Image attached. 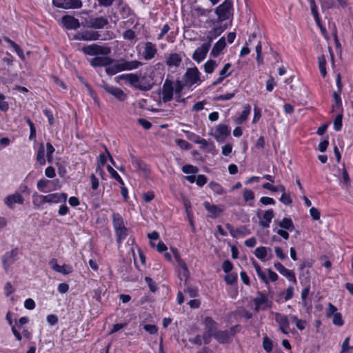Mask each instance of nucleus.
I'll list each match as a JSON object with an SVG mask.
<instances>
[{
	"instance_id": "6",
	"label": "nucleus",
	"mask_w": 353,
	"mask_h": 353,
	"mask_svg": "<svg viewBox=\"0 0 353 353\" xmlns=\"http://www.w3.org/2000/svg\"><path fill=\"white\" fill-rule=\"evenodd\" d=\"M174 83L166 79L164 81L161 92V99L164 103L170 101L173 99Z\"/></svg>"
},
{
	"instance_id": "20",
	"label": "nucleus",
	"mask_w": 353,
	"mask_h": 353,
	"mask_svg": "<svg viewBox=\"0 0 353 353\" xmlns=\"http://www.w3.org/2000/svg\"><path fill=\"white\" fill-rule=\"evenodd\" d=\"M203 323L205 325V331L203 333L210 334L214 336L218 331V323L210 316H206Z\"/></svg>"
},
{
	"instance_id": "62",
	"label": "nucleus",
	"mask_w": 353,
	"mask_h": 353,
	"mask_svg": "<svg viewBox=\"0 0 353 353\" xmlns=\"http://www.w3.org/2000/svg\"><path fill=\"white\" fill-rule=\"evenodd\" d=\"M196 183L199 186L202 187L207 183V177L203 174H199L196 177Z\"/></svg>"
},
{
	"instance_id": "18",
	"label": "nucleus",
	"mask_w": 353,
	"mask_h": 353,
	"mask_svg": "<svg viewBox=\"0 0 353 353\" xmlns=\"http://www.w3.org/2000/svg\"><path fill=\"white\" fill-rule=\"evenodd\" d=\"M113 61L114 59L108 56L95 57L89 61L90 65L93 67L105 66L106 68Z\"/></svg>"
},
{
	"instance_id": "12",
	"label": "nucleus",
	"mask_w": 353,
	"mask_h": 353,
	"mask_svg": "<svg viewBox=\"0 0 353 353\" xmlns=\"http://www.w3.org/2000/svg\"><path fill=\"white\" fill-rule=\"evenodd\" d=\"M275 321L279 325L281 331L288 335L290 333V321L287 315L276 313Z\"/></svg>"
},
{
	"instance_id": "24",
	"label": "nucleus",
	"mask_w": 353,
	"mask_h": 353,
	"mask_svg": "<svg viewBox=\"0 0 353 353\" xmlns=\"http://www.w3.org/2000/svg\"><path fill=\"white\" fill-rule=\"evenodd\" d=\"M182 62V57L178 53H171L166 56V65L170 67L178 68Z\"/></svg>"
},
{
	"instance_id": "14",
	"label": "nucleus",
	"mask_w": 353,
	"mask_h": 353,
	"mask_svg": "<svg viewBox=\"0 0 353 353\" xmlns=\"http://www.w3.org/2000/svg\"><path fill=\"white\" fill-rule=\"evenodd\" d=\"M103 89L110 94L114 96L119 101H124L127 98L126 94L119 88L105 84Z\"/></svg>"
},
{
	"instance_id": "60",
	"label": "nucleus",
	"mask_w": 353,
	"mask_h": 353,
	"mask_svg": "<svg viewBox=\"0 0 353 353\" xmlns=\"http://www.w3.org/2000/svg\"><path fill=\"white\" fill-rule=\"evenodd\" d=\"M145 281L148 285V287L151 292H154L157 290L155 283L153 281V280L150 277L145 276Z\"/></svg>"
},
{
	"instance_id": "32",
	"label": "nucleus",
	"mask_w": 353,
	"mask_h": 353,
	"mask_svg": "<svg viewBox=\"0 0 353 353\" xmlns=\"http://www.w3.org/2000/svg\"><path fill=\"white\" fill-rule=\"evenodd\" d=\"M32 198L34 208L42 209L43 204L46 203L45 196L34 192L33 193Z\"/></svg>"
},
{
	"instance_id": "15",
	"label": "nucleus",
	"mask_w": 353,
	"mask_h": 353,
	"mask_svg": "<svg viewBox=\"0 0 353 353\" xmlns=\"http://www.w3.org/2000/svg\"><path fill=\"white\" fill-rule=\"evenodd\" d=\"M101 34L97 31H85L77 32L74 35V39L82 41H96L100 39Z\"/></svg>"
},
{
	"instance_id": "27",
	"label": "nucleus",
	"mask_w": 353,
	"mask_h": 353,
	"mask_svg": "<svg viewBox=\"0 0 353 353\" xmlns=\"http://www.w3.org/2000/svg\"><path fill=\"white\" fill-rule=\"evenodd\" d=\"M274 216V214L273 210L270 209L268 210L265 211L263 214V216L261 217L259 216V225L263 228H269L270 224Z\"/></svg>"
},
{
	"instance_id": "9",
	"label": "nucleus",
	"mask_w": 353,
	"mask_h": 353,
	"mask_svg": "<svg viewBox=\"0 0 353 353\" xmlns=\"http://www.w3.org/2000/svg\"><path fill=\"white\" fill-rule=\"evenodd\" d=\"M109 24L106 17H90L87 21V26L94 29H102Z\"/></svg>"
},
{
	"instance_id": "2",
	"label": "nucleus",
	"mask_w": 353,
	"mask_h": 353,
	"mask_svg": "<svg viewBox=\"0 0 353 353\" xmlns=\"http://www.w3.org/2000/svg\"><path fill=\"white\" fill-rule=\"evenodd\" d=\"M81 51L85 54L90 56H108L111 52L109 47L102 46L95 43L84 46L82 48Z\"/></svg>"
},
{
	"instance_id": "22",
	"label": "nucleus",
	"mask_w": 353,
	"mask_h": 353,
	"mask_svg": "<svg viewBox=\"0 0 353 353\" xmlns=\"http://www.w3.org/2000/svg\"><path fill=\"white\" fill-rule=\"evenodd\" d=\"M174 257L176 259L178 266L180 268V270H179V274L180 276V279L181 280H183V279L186 280L189 275V270H188L186 263H185V261L183 260H182L179 257V256L177 253H175Z\"/></svg>"
},
{
	"instance_id": "13",
	"label": "nucleus",
	"mask_w": 353,
	"mask_h": 353,
	"mask_svg": "<svg viewBox=\"0 0 353 353\" xmlns=\"http://www.w3.org/2000/svg\"><path fill=\"white\" fill-rule=\"evenodd\" d=\"M61 21L62 26L67 30H77L80 27L79 19L73 16L64 15Z\"/></svg>"
},
{
	"instance_id": "36",
	"label": "nucleus",
	"mask_w": 353,
	"mask_h": 353,
	"mask_svg": "<svg viewBox=\"0 0 353 353\" xmlns=\"http://www.w3.org/2000/svg\"><path fill=\"white\" fill-rule=\"evenodd\" d=\"M4 40L14 50L17 55L23 60L25 59L23 52L20 46L10 38L5 37Z\"/></svg>"
},
{
	"instance_id": "4",
	"label": "nucleus",
	"mask_w": 353,
	"mask_h": 353,
	"mask_svg": "<svg viewBox=\"0 0 353 353\" xmlns=\"http://www.w3.org/2000/svg\"><path fill=\"white\" fill-rule=\"evenodd\" d=\"M200 76L201 72L196 66L188 68L184 74L185 84L188 86H192L194 84H201L203 80L201 79Z\"/></svg>"
},
{
	"instance_id": "47",
	"label": "nucleus",
	"mask_w": 353,
	"mask_h": 353,
	"mask_svg": "<svg viewBox=\"0 0 353 353\" xmlns=\"http://www.w3.org/2000/svg\"><path fill=\"white\" fill-rule=\"evenodd\" d=\"M342 119H343V113H339L337 114L336 118L334 120V129L336 131H340L342 128Z\"/></svg>"
},
{
	"instance_id": "56",
	"label": "nucleus",
	"mask_w": 353,
	"mask_h": 353,
	"mask_svg": "<svg viewBox=\"0 0 353 353\" xmlns=\"http://www.w3.org/2000/svg\"><path fill=\"white\" fill-rule=\"evenodd\" d=\"M225 281L228 285H232L237 281V275L234 274H228L225 277Z\"/></svg>"
},
{
	"instance_id": "51",
	"label": "nucleus",
	"mask_w": 353,
	"mask_h": 353,
	"mask_svg": "<svg viewBox=\"0 0 353 353\" xmlns=\"http://www.w3.org/2000/svg\"><path fill=\"white\" fill-rule=\"evenodd\" d=\"M281 274L286 277L290 281H292L294 283H296L295 274L292 270L285 269V272H283Z\"/></svg>"
},
{
	"instance_id": "23",
	"label": "nucleus",
	"mask_w": 353,
	"mask_h": 353,
	"mask_svg": "<svg viewBox=\"0 0 353 353\" xmlns=\"http://www.w3.org/2000/svg\"><path fill=\"white\" fill-rule=\"evenodd\" d=\"M130 161L137 170L142 171L144 173L148 172L147 164L132 154H130Z\"/></svg>"
},
{
	"instance_id": "42",
	"label": "nucleus",
	"mask_w": 353,
	"mask_h": 353,
	"mask_svg": "<svg viewBox=\"0 0 353 353\" xmlns=\"http://www.w3.org/2000/svg\"><path fill=\"white\" fill-rule=\"evenodd\" d=\"M36 159H37V162L40 165H44L46 164L45 148H44V146L43 144H41V145L39 148Z\"/></svg>"
},
{
	"instance_id": "10",
	"label": "nucleus",
	"mask_w": 353,
	"mask_h": 353,
	"mask_svg": "<svg viewBox=\"0 0 353 353\" xmlns=\"http://www.w3.org/2000/svg\"><path fill=\"white\" fill-rule=\"evenodd\" d=\"M230 134V130L228 125L219 124L216 126L214 134H212V135L218 142L222 143Z\"/></svg>"
},
{
	"instance_id": "38",
	"label": "nucleus",
	"mask_w": 353,
	"mask_h": 353,
	"mask_svg": "<svg viewBox=\"0 0 353 353\" xmlns=\"http://www.w3.org/2000/svg\"><path fill=\"white\" fill-rule=\"evenodd\" d=\"M278 225L282 229L292 231L294 228V225L292 220L290 218H284L282 221H281Z\"/></svg>"
},
{
	"instance_id": "54",
	"label": "nucleus",
	"mask_w": 353,
	"mask_h": 353,
	"mask_svg": "<svg viewBox=\"0 0 353 353\" xmlns=\"http://www.w3.org/2000/svg\"><path fill=\"white\" fill-rule=\"evenodd\" d=\"M263 347L268 352L272 350V342L268 336L263 338Z\"/></svg>"
},
{
	"instance_id": "44",
	"label": "nucleus",
	"mask_w": 353,
	"mask_h": 353,
	"mask_svg": "<svg viewBox=\"0 0 353 353\" xmlns=\"http://www.w3.org/2000/svg\"><path fill=\"white\" fill-rule=\"evenodd\" d=\"M108 172L110 173V176L114 179L120 185H123V181L120 176V175L117 173V172L112 168L110 165H108L107 167Z\"/></svg>"
},
{
	"instance_id": "31",
	"label": "nucleus",
	"mask_w": 353,
	"mask_h": 353,
	"mask_svg": "<svg viewBox=\"0 0 353 353\" xmlns=\"http://www.w3.org/2000/svg\"><path fill=\"white\" fill-rule=\"evenodd\" d=\"M225 37H223L214 45L210 52L211 56L213 57H217L220 54L221 52L225 48Z\"/></svg>"
},
{
	"instance_id": "48",
	"label": "nucleus",
	"mask_w": 353,
	"mask_h": 353,
	"mask_svg": "<svg viewBox=\"0 0 353 353\" xmlns=\"http://www.w3.org/2000/svg\"><path fill=\"white\" fill-rule=\"evenodd\" d=\"M182 171L185 174H196L199 169L197 167L192 165H185L182 168Z\"/></svg>"
},
{
	"instance_id": "1",
	"label": "nucleus",
	"mask_w": 353,
	"mask_h": 353,
	"mask_svg": "<svg viewBox=\"0 0 353 353\" xmlns=\"http://www.w3.org/2000/svg\"><path fill=\"white\" fill-rule=\"evenodd\" d=\"M232 10V3L231 0H225L223 3L219 5L215 9V13L218 17V20L221 22L228 19Z\"/></svg>"
},
{
	"instance_id": "41",
	"label": "nucleus",
	"mask_w": 353,
	"mask_h": 353,
	"mask_svg": "<svg viewBox=\"0 0 353 353\" xmlns=\"http://www.w3.org/2000/svg\"><path fill=\"white\" fill-rule=\"evenodd\" d=\"M217 66L218 63L216 61L210 59L203 65L204 71L207 74H212Z\"/></svg>"
},
{
	"instance_id": "16",
	"label": "nucleus",
	"mask_w": 353,
	"mask_h": 353,
	"mask_svg": "<svg viewBox=\"0 0 353 353\" xmlns=\"http://www.w3.org/2000/svg\"><path fill=\"white\" fill-rule=\"evenodd\" d=\"M24 198L19 192H14V194H9L4 199L5 204L10 208H14V204H23Z\"/></svg>"
},
{
	"instance_id": "50",
	"label": "nucleus",
	"mask_w": 353,
	"mask_h": 353,
	"mask_svg": "<svg viewBox=\"0 0 353 353\" xmlns=\"http://www.w3.org/2000/svg\"><path fill=\"white\" fill-rule=\"evenodd\" d=\"M243 197L245 200V201H249L254 200V192L251 190L245 188L243 191Z\"/></svg>"
},
{
	"instance_id": "19",
	"label": "nucleus",
	"mask_w": 353,
	"mask_h": 353,
	"mask_svg": "<svg viewBox=\"0 0 353 353\" xmlns=\"http://www.w3.org/2000/svg\"><path fill=\"white\" fill-rule=\"evenodd\" d=\"M157 53V48L156 44L148 41L145 43L143 57L145 60H151Z\"/></svg>"
},
{
	"instance_id": "52",
	"label": "nucleus",
	"mask_w": 353,
	"mask_h": 353,
	"mask_svg": "<svg viewBox=\"0 0 353 353\" xmlns=\"http://www.w3.org/2000/svg\"><path fill=\"white\" fill-rule=\"evenodd\" d=\"M123 37L124 39L132 41L136 39V34L132 29H128L123 33Z\"/></svg>"
},
{
	"instance_id": "34",
	"label": "nucleus",
	"mask_w": 353,
	"mask_h": 353,
	"mask_svg": "<svg viewBox=\"0 0 353 353\" xmlns=\"http://www.w3.org/2000/svg\"><path fill=\"white\" fill-rule=\"evenodd\" d=\"M251 106L249 104H246L243 106V110L241 112L240 116L236 119V123L241 124L245 121L250 114Z\"/></svg>"
},
{
	"instance_id": "21",
	"label": "nucleus",
	"mask_w": 353,
	"mask_h": 353,
	"mask_svg": "<svg viewBox=\"0 0 353 353\" xmlns=\"http://www.w3.org/2000/svg\"><path fill=\"white\" fill-rule=\"evenodd\" d=\"M254 254L258 259L263 261H265L272 258L271 248L263 246H261L256 248L254 251Z\"/></svg>"
},
{
	"instance_id": "30",
	"label": "nucleus",
	"mask_w": 353,
	"mask_h": 353,
	"mask_svg": "<svg viewBox=\"0 0 353 353\" xmlns=\"http://www.w3.org/2000/svg\"><path fill=\"white\" fill-rule=\"evenodd\" d=\"M122 65L121 60H114V61L105 68V72L108 75H114L118 72H122Z\"/></svg>"
},
{
	"instance_id": "58",
	"label": "nucleus",
	"mask_w": 353,
	"mask_h": 353,
	"mask_svg": "<svg viewBox=\"0 0 353 353\" xmlns=\"http://www.w3.org/2000/svg\"><path fill=\"white\" fill-rule=\"evenodd\" d=\"M337 308L336 306H334L333 304L330 303L328 304V307L326 310V316L327 317L330 318L331 316H333L334 314L336 312Z\"/></svg>"
},
{
	"instance_id": "26",
	"label": "nucleus",
	"mask_w": 353,
	"mask_h": 353,
	"mask_svg": "<svg viewBox=\"0 0 353 353\" xmlns=\"http://www.w3.org/2000/svg\"><path fill=\"white\" fill-rule=\"evenodd\" d=\"M203 205L205 210L210 214V216L216 219L223 212V208L216 205H212L208 201H205Z\"/></svg>"
},
{
	"instance_id": "46",
	"label": "nucleus",
	"mask_w": 353,
	"mask_h": 353,
	"mask_svg": "<svg viewBox=\"0 0 353 353\" xmlns=\"http://www.w3.org/2000/svg\"><path fill=\"white\" fill-rule=\"evenodd\" d=\"M139 81V77L137 74L130 73L128 83L135 89L138 90V83Z\"/></svg>"
},
{
	"instance_id": "7",
	"label": "nucleus",
	"mask_w": 353,
	"mask_h": 353,
	"mask_svg": "<svg viewBox=\"0 0 353 353\" xmlns=\"http://www.w3.org/2000/svg\"><path fill=\"white\" fill-rule=\"evenodd\" d=\"M55 7L63 9H77L82 7L81 0H52Z\"/></svg>"
},
{
	"instance_id": "59",
	"label": "nucleus",
	"mask_w": 353,
	"mask_h": 353,
	"mask_svg": "<svg viewBox=\"0 0 353 353\" xmlns=\"http://www.w3.org/2000/svg\"><path fill=\"white\" fill-rule=\"evenodd\" d=\"M184 292L185 294H188L189 295L190 297H196L198 294V290L196 288H192V287H187L185 290H184Z\"/></svg>"
},
{
	"instance_id": "57",
	"label": "nucleus",
	"mask_w": 353,
	"mask_h": 353,
	"mask_svg": "<svg viewBox=\"0 0 353 353\" xmlns=\"http://www.w3.org/2000/svg\"><path fill=\"white\" fill-rule=\"evenodd\" d=\"M184 88V85L179 81L176 80L174 83V92L175 94H181Z\"/></svg>"
},
{
	"instance_id": "49",
	"label": "nucleus",
	"mask_w": 353,
	"mask_h": 353,
	"mask_svg": "<svg viewBox=\"0 0 353 353\" xmlns=\"http://www.w3.org/2000/svg\"><path fill=\"white\" fill-rule=\"evenodd\" d=\"M333 324L337 326H342L344 324L342 314L339 312L335 313L333 316Z\"/></svg>"
},
{
	"instance_id": "8",
	"label": "nucleus",
	"mask_w": 353,
	"mask_h": 353,
	"mask_svg": "<svg viewBox=\"0 0 353 353\" xmlns=\"http://www.w3.org/2000/svg\"><path fill=\"white\" fill-rule=\"evenodd\" d=\"M210 43H204L200 47L197 48L193 54L192 59L197 63H201L203 61L210 50Z\"/></svg>"
},
{
	"instance_id": "45",
	"label": "nucleus",
	"mask_w": 353,
	"mask_h": 353,
	"mask_svg": "<svg viewBox=\"0 0 353 353\" xmlns=\"http://www.w3.org/2000/svg\"><path fill=\"white\" fill-rule=\"evenodd\" d=\"M319 67L321 72V74L323 77L326 76L327 72L325 68L326 65V59L324 55H322L319 57Z\"/></svg>"
},
{
	"instance_id": "35",
	"label": "nucleus",
	"mask_w": 353,
	"mask_h": 353,
	"mask_svg": "<svg viewBox=\"0 0 353 353\" xmlns=\"http://www.w3.org/2000/svg\"><path fill=\"white\" fill-rule=\"evenodd\" d=\"M252 265L256 272L258 276L261 279L263 282H264L266 285L269 284V280L268 279L265 273L261 270V266L259 263L255 261L252 260Z\"/></svg>"
},
{
	"instance_id": "11",
	"label": "nucleus",
	"mask_w": 353,
	"mask_h": 353,
	"mask_svg": "<svg viewBox=\"0 0 353 353\" xmlns=\"http://www.w3.org/2000/svg\"><path fill=\"white\" fill-rule=\"evenodd\" d=\"M154 85L153 77L150 74H144L139 77L138 83V90L141 91H148L151 90Z\"/></svg>"
},
{
	"instance_id": "53",
	"label": "nucleus",
	"mask_w": 353,
	"mask_h": 353,
	"mask_svg": "<svg viewBox=\"0 0 353 353\" xmlns=\"http://www.w3.org/2000/svg\"><path fill=\"white\" fill-rule=\"evenodd\" d=\"M49 183H50V181L47 179H39L37 183V188L41 192H46V191L45 190V188L48 186Z\"/></svg>"
},
{
	"instance_id": "39",
	"label": "nucleus",
	"mask_w": 353,
	"mask_h": 353,
	"mask_svg": "<svg viewBox=\"0 0 353 353\" xmlns=\"http://www.w3.org/2000/svg\"><path fill=\"white\" fill-rule=\"evenodd\" d=\"M310 3L311 12L314 18V20L317 25L321 23L320 16L318 12L317 6L315 3V0H308Z\"/></svg>"
},
{
	"instance_id": "25",
	"label": "nucleus",
	"mask_w": 353,
	"mask_h": 353,
	"mask_svg": "<svg viewBox=\"0 0 353 353\" xmlns=\"http://www.w3.org/2000/svg\"><path fill=\"white\" fill-rule=\"evenodd\" d=\"M44 196L46 203H58L60 202H65L68 197L65 193H52Z\"/></svg>"
},
{
	"instance_id": "40",
	"label": "nucleus",
	"mask_w": 353,
	"mask_h": 353,
	"mask_svg": "<svg viewBox=\"0 0 353 353\" xmlns=\"http://www.w3.org/2000/svg\"><path fill=\"white\" fill-rule=\"evenodd\" d=\"M115 234L117 236V242L119 245H120L128 236V229L126 227L123 228L122 229L116 231Z\"/></svg>"
},
{
	"instance_id": "17",
	"label": "nucleus",
	"mask_w": 353,
	"mask_h": 353,
	"mask_svg": "<svg viewBox=\"0 0 353 353\" xmlns=\"http://www.w3.org/2000/svg\"><path fill=\"white\" fill-rule=\"evenodd\" d=\"M18 254V250L17 249H13L10 252H6L3 257H2V261L3 268L6 271H8L10 265L12 264L16 261V257Z\"/></svg>"
},
{
	"instance_id": "37",
	"label": "nucleus",
	"mask_w": 353,
	"mask_h": 353,
	"mask_svg": "<svg viewBox=\"0 0 353 353\" xmlns=\"http://www.w3.org/2000/svg\"><path fill=\"white\" fill-rule=\"evenodd\" d=\"M52 269L57 272H59V273H61L63 274H69L70 273H71L72 272V268L70 265H59L58 264H54L53 266H52Z\"/></svg>"
},
{
	"instance_id": "33",
	"label": "nucleus",
	"mask_w": 353,
	"mask_h": 353,
	"mask_svg": "<svg viewBox=\"0 0 353 353\" xmlns=\"http://www.w3.org/2000/svg\"><path fill=\"white\" fill-rule=\"evenodd\" d=\"M112 225L114 232L125 228L124 221L123 217L119 213H113L112 214Z\"/></svg>"
},
{
	"instance_id": "28",
	"label": "nucleus",
	"mask_w": 353,
	"mask_h": 353,
	"mask_svg": "<svg viewBox=\"0 0 353 353\" xmlns=\"http://www.w3.org/2000/svg\"><path fill=\"white\" fill-rule=\"evenodd\" d=\"M123 70H132L139 68L143 65V63L138 60L128 61L125 59H121Z\"/></svg>"
},
{
	"instance_id": "64",
	"label": "nucleus",
	"mask_w": 353,
	"mask_h": 353,
	"mask_svg": "<svg viewBox=\"0 0 353 353\" xmlns=\"http://www.w3.org/2000/svg\"><path fill=\"white\" fill-rule=\"evenodd\" d=\"M144 330L151 334H156L158 331L157 327L154 325L146 324L143 326Z\"/></svg>"
},
{
	"instance_id": "43",
	"label": "nucleus",
	"mask_w": 353,
	"mask_h": 353,
	"mask_svg": "<svg viewBox=\"0 0 353 353\" xmlns=\"http://www.w3.org/2000/svg\"><path fill=\"white\" fill-rule=\"evenodd\" d=\"M210 189L216 194L222 195L225 193V190L218 183L212 181L209 183Z\"/></svg>"
},
{
	"instance_id": "3",
	"label": "nucleus",
	"mask_w": 353,
	"mask_h": 353,
	"mask_svg": "<svg viewBox=\"0 0 353 353\" xmlns=\"http://www.w3.org/2000/svg\"><path fill=\"white\" fill-rule=\"evenodd\" d=\"M254 305V311L258 312L260 310H265L272 307V301L269 300L267 296L263 292L259 291L257 296L252 299Z\"/></svg>"
},
{
	"instance_id": "55",
	"label": "nucleus",
	"mask_w": 353,
	"mask_h": 353,
	"mask_svg": "<svg viewBox=\"0 0 353 353\" xmlns=\"http://www.w3.org/2000/svg\"><path fill=\"white\" fill-rule=\"evenodd\" d=\"M6 97L0 93V110L6 112L9 109V104L5 101Z\"/></svg>"
},
{
	"instance_id": "63",
	"label": "nucleus",
	"mask_w": 353,
	"mask_h": 353,
	"mask_svg": "<svg viewBox=\"0 0 353 353\" xmlns=\"http://www.w3.org/2000/svg\"><path fill=\"white\" fill-rule=\"evenodd\" d=\"M222 268L225 273H229L230 272L232 271L233 268V265L230 261L226 260L223 261Z\"/></svg>"
},
{
	"instance_id": "5",
	"label": "nucleus",
	"mask_w": 353,
	"mask_h": 353,
	"mask_svg": "<svg viewBox=\"0 0 353 353\" xmlns=\"http://www.w3.org/2000/svg\"><path fill=\"white\" fill-rule=\"evenodd\" d=\"M236 327H232L229 330H218L213 336L219 343H228L235 334Z\"/></svg>"
},
{
	"instance_id": "61",
	"label": "nucleus",
	"mask_w": 353,
	"mask_h": 353,
	"mask_svg": "<svg viewBox=\"0 0 353 353\" xmlns=\"http://www.w3.org/2000/svg\"><path fill=\"white\" fill-rule=\"evenodd\" d=\"M350 341V337H347L344 341L343 342L342 346H341V350L340 353H346L348 350H352L351 347L349 345Z\"/></svg>"
},
{
	"instance_id": "29",
	"label": "nucleus",
	"mask_w": 353,
	"mask_h": 353,
	"mask_svg": "<svg viewBox=\"0 0 353 353\" xmlns=\"http://www.w3.org/2000/svg\"><path fill=\"white\" fill-rule=\"evenodd\" d=\"M225 30V28L221 26H214L210 31H209L207 34L206 39L207 42L210 43V46H211V43L212 41L218 37Z\"/></svg>"
}]
</instances>
